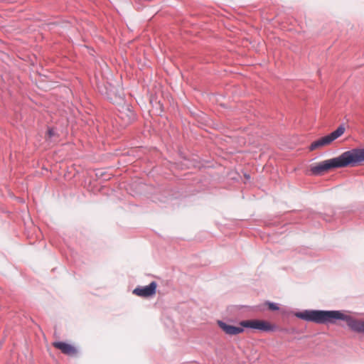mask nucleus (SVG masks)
Here are the masks:
<instances>
[{
    "mask_svg": "<svg viewBox=\"0 0 364 364\" xmlns=\"http://www.w3.org/2000/svg\"><path fill=\"white\" fill-rule=\"evenodd\" d=\"M156 282H152L148 286L135 288L133 290V294L140 297H150L156 294Z\"/></svg>",
    "mask_w": 364,
    "mask_h": 364,
    "instance_id": "obj_5",
    "label": "nucleus"
},
{
    "mask_svg": "<svg viewBox=\"0 0 364 364\" xmlns=\"http://www.w3.org/2000/svg\"><path fill=\"white\" fill-rule=\"evenodd\" d=\"M296 316L316 323H335L338 320L346 321L348 326L358 332H364V321H357L341 311H304L296 314Z\"/></svg>",
    "mask_w": 364,
    "mask_h": 364,
    "instance_id": "obj_2",
    "label": "nucleus"
},
{
    "mask_svg": "<svg viewBox=\"0 0 364 364\" xmlns=\"http://www.w3.org/2000/svg\"><path fill=\"white\" fill-rule=\"evenodd\" d=\"M53 346L60 350L63 354L68 356H75L77 354V349L76 347L65 342H53Z\"/></svg>",
    "mask_w": 364,
    "mask_h": 364,
    "instance_id": "obj_6",
    "label": "nucleus"
},
{
    "mask_svg": "<svg viewBox=\"0 0 364 364\" xmlns=\"http://www.w3.org/2000/svg\"><path fill=\"white\" fill-rule=\"evenodd\" d=\"M344 132L345 128L343 126L338 127L334 132H331L330 134L321 137L318 140L312 142L309 147V149L311 151H314L321 147L331 144L334 140H336L341 135H343Z\"/></svg>",
    "mask_w": 364,
    "mask_h": 364,
    "instance_id": "obj_4",
    "label": "nucleus"
},
{
    "mask_svg": "<svg viewBox=\"0 0 364 364\" xmlns=\"http://www.w3.org/2000/svg\"><path fill=\"white\" fill-rule=\"evenodd\" d=\"M268 307L270 310H273V311L279 309L277 304H274V303H268Z\"/></svg>",
    "mask_w": 364,
    "mask_h": 364,
    "instance_id": "obj_7",
    "label": "nucleus"
},
{
    "mask_svg": "<svg viewBox=\"0 0 364 364\" xmlns=\"http://www.w3.org/2000/svg\"><path fill=\"white\" fill-rule=\"evenodd\" d=\"M219 327L226 333L230 336L237 335L244 331L243 328H250L264 332L273 331L276 327L269 321L258 319L245 320L240 323V326H235L228 324L222 321H218Z\"/></svg>",
    "mask_w": 364,
    "mask_h": 364,
    "instance_id": "obj_3",
    "label": "nucleus"
},
{
    "mask_svg": "<svg viewBox=\"0 0 364 364\" xmlns=\"http://www.w3.org/2000/svg\"><path fill=\"white\" fill-rule=\"evenodd\" d=\"M364 164V148L353 149L337 157L321 161L311 166L313 175L319 176L333 168L356 167Z\"/></svg>",
    "mask_w": 364,
    "mask_h": 364,
    "instance_id": "obj_1",
    "label": "nucleus"
},
{
    "mask_svg": "<svg viewBox=\"0 0 364 364\" xmlns=\"http://www.w3.org/2000/svg\"><path fill=\"white\" fill-rule=\"evenodd\" d=\"M48 133L50 136H51L53 134L52 130H48Z\"/></svg>",
    "mask_w": 364,
    "mask_h": 364,
    "instance_id": "obj_8",
    "label": "nucleus"
}]
</instances>
